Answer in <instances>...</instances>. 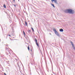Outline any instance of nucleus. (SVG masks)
<instances>
[{"mask_svg":"<svg viewBox=\"0 0 75 75\" xmlns=\"http://www.w3.org/2000/svg\"><path fill=\"white\" fill-rule=\"evenodd\" d=\"M13 0V1L14 2V1H15V0Z\"/></svg>","mask_w":75,"mask_h":75,"instance_id":"21","label":"nucleus"},{"mask_svg":"<svg viewBox=\"0 0 75 75\" xmlns=\"http://www.w3.org/2000/svg\"><path fill=\"white\" fill-rule=\"evenodd\" d=\"M70 43L71 44L72 46H73V45H74V44H73V42H70Z\"/></svg>","mask_w":75,"mask_h":75,"instance_id":"9","label":"nucleus"},{"mask_svg":"<svg viewBox=\"0 0 75 75\" xmlns=\"http://www.w3.org/2000/svg\"><path fill=\"white\" fill-rule=\"evenodd\" d=\"M28 49L29 51H30V47L29 46L28 47Z\"/></svg>","mask_w":75,"mask_h":75,"instance_id":"15","label":"nucleus"},{"mask_svg":"<svg viewBox=\"0 0 75 75\" xmlns=\"http://www.w3.org/2000/svg\"><path fill=\"white\" fill-rule=\"evenodd\" d=\"M4 8H6V4H4Z\"/></svg>","mask_w":75,"mask_h":75,"instance_id":"11","label":"nucleus"},{"mask_svg":"<svg viewBox=\"0 0 75 75\" xmlns=\"http://www.w3.org/2000/svg\"><path fill=\"white\" fill-rule=\"evenodd\" d=\"M27 57H28V56H27Z\"/></svg>","mask_w":75,"mask_h":75,"instance_id":"27","label":"nucleus"},{"mask_svg":"<svg viewBox=\"0 0 75 75\" xmlns=\"http://www.w3.org/2000/svg\"><path fill=\"white\" fill-rule=\"evenodd\" d=\"M8 36H9V37H11V35H9Z\"/></svg>","mask_w":75,"mask_h":75,"instance_id":"19","label":"nucleus"},{"mask_svg":"<svg viewBox=\"0 0 75 75\" xmlns=\"http://www.w3.org/2000/svg\"><path fill=\"white\" fill-rule=\"evenodd\" d=\"M59 31L60 32H63L64 31V30L62 28L59 29Z\"/></svg>","mask_w":75,"mask_h":75,"instance_id":"6","label":"nucleus"},{"mask_svg":"<svg viewBox=\"0 0 75 75\" xmlns=\"http://www.w3.org/2000/svg\"><path fill=\"white\" fill-rule=\"evenodd\" d=\"M28 32L29 34H30V33H31V30H28Z\"/></svg>","mask_w":75,"mask_h":75,"instance_id":"10","label":"nucleus"},{"mask_svg":"<svg viewBox=\"0 0 75 75\" xmlns=\"http://www.w3.org/2000/svg\"><path fill=\"white\" fill-rule=\"evenodd\" d=\"M23 34L24 35H25V32H24V31H23Z\"/></svg>","mask_w":75,"mask_h":75,"instance_id":"12","label":"nucleus"},{"mask_svg":"<svg viewBox=\"0 0 75 75\" xmlns=\"http://www.w3.org/2000/svg\"><path fill=\"white\" fill-rule=\"evenodd\" d=\"M51 5L54 7V8H55V6H54V5L52 4H51Z\"/></svg>","mask_w":75,"mask_h":75,"instance_id":"7","label":"nucleus"},{"mask_svg":"<svg viewBox=\"0 0 75 75\" xmlns=\"http://www.w3.org/2000/svg\"><path fill=\"white\" fill-rule=\"evenodd\" d=\"M35 42L36 43V44L37 45V46L38 47H39V45L38 44V42H37V40L36 38L35 39Z\"/></svg>","mask_w":75,"mask_h":75,"instance_id":"3","label":"nucleus"},{"mask_svg":"<svg viewBox=\"0 0 75 75\" xmlns=\"http://www.w3.org/2000/svg\"><path fill=\"white\" fill-rule=\"evenodd\" d=\"M25 24L26 25V26H27V22L26 21H25Z\"/></svg>","mask_w":75,"mask_h":75,"instance_id":"8","label":"nucleus"},{"mask_svg":"<svg viewBox=\"0 0 75 75\" xmlns=\"http://www.w3.org/2000/svg\"><path fill=\"white\" fill-rule=\"evenodd\" d=\"M68 9H66V10H65L64 11L65 12V13H68Z\"/></svg>","mask_w":75,"mask_h":75,"instance_id":"4","label":"nucleus"},{"mask_svg":"<svg viewBox=\"0 0 75 75\" xmlns=\"http://www.w3.org/2000/svg\"><path fill=\"white\" fill-rule=\"evenodd\" d=\"M54 30V33H55V34H56L58 36V37H59V36H60L59 35L58 33V32H57V31L56 30L54 29V30Z\"/></svg>","mask_w":75,"mask_h":75,"instance_id":"2","label":"nucleus"},{"mask_svg":"<svg viewBox=\"0 0 75 75\" xmlns=\"http://www.w3.org/2000/svg\"><path fill=\"white\" fill-rule=\"evenodd\" d=\"M50 35H51V33H50Z\"/></svg>","mask_w":75,"mask_h":75,"instance_id":"23","label":"nucleus"},{"mask_svg":"<svg viewBox=\"0 0 75 75\" xmlns=\"http://www.w3.org/2000/svg\"><path fill=\"white\" fill-rule=\"evenodd\" d=\"M15 60H17V59H15Z\"/></svg>","mask_w":75,"mask_h":75,"instance_id":"24","label":"nucleus"},{"mask_svg":"<svg viewBox=\"0 0 75 75\" xmlns=\"http://www.w3.org/2000/svg\"><path fill=\"white\" fill-rule=\"evenodd\" d=\"M53 1H54V3L56 4H57V0H52Z\"/></svg>","mask_w":75,"mask_h":75,"instance_id":"5","label":"nucleus"},{"mask_svg":"<svg viewBox=\"0 0 75 75\" xmlns=\"http://www.w3.org/2000/svg\"><path fill=\"white\" fill-rule=\"evenodd\" d=\"M8 62H9V61H8Z\"/></svg>","mask_w":75,"mask_h":75,"instance_id":"25","label":"nucleus"},{"mask_svg":"<svg viewBox=\"0 0 75 75\" xmlns=\"http://www.w3.org/2000/svg\"><path fill=\"white\" fill-rule=\"evenodd\" d=\"M14 6H15V7H16V5H14Z\"/></svg>","mask_w":75,"mask_h":75,"instance_id":"18","label":"nucleus"},{"mask_svg":"<svg viewBox=\"0 0 75 75\" xmlns=\"http://www.w3.org/2000/svg\"><path fill=\"white\" fill-rule=\"evenodd\" d=\"M68 13H70V14H74L75 13L74 11L71 9H68Z\"/></svg>","mask_w":75,"mask_h":75,"instance_id":"1","label":"nucleus"},{"mask_svg":"<svg viewBox=\"0 0 75 75\" xmlns=\"http://www.w3.org/2000/svg\"><path fill=\"white\" fill-rule=\"evenodd\" d=\"M31 29H32V31H33V32L34 31V29L33 28H31Z\"/></svg>","mask_w":75,"mask_h":75,"instance_id":"13","label":"nucleus"},{"mask_svg":"<svg viewBox=\"0 0 75 75\" xmlns=\"http://www.w3.org/2000/svg\"><path fill=\"white\" fill-rule=\"evenodd\" d=\"M4 75H7V74H6L5 73H4Z\"/></svg>","mask_w":75,"mask_h":75,"instance_id":"17","label":"nucleus"},{"mask_svg":"<svg viewBox=\"0 0 75 75\" xmlns=\"http://www.w3.org/2000/svg\"><path fill=\"white\" fill-rule=\"evenodd\" d=\"M11 35L12 36H14V33H11Z\"/></svg>","mask_w":75,"mask_h":75,"instance_id":"14","label":"nucleus"},{"mask_svg":"<svg viewBox=\"0 0 75 75\" xmlns=\"http://www.w3.org/2000/svg\"><path fill=\"white\" fill-rule=\"evenodd\" d=\"M6 55H8V53H6Z\"/></svg>","mask_w":75,"mask_h":75,"instance_id":"16","label":"nucleus"},{"mask_svg":"<svg viewBox=\"0 0 75 75\" xmlns=\"http://www.w3.org/2000/svg\"><path fill=\"white\" fill-rule=\"evenodd\" d=\"M51 1H52V3H53V1H52V0H51Z\"/></svg>","mask_w":75,"mask_h":75,"instance_id":"20","label":"nucleus"},{"mask_svg":"<svg viewBox=\"0 0 75 75\" xmlns=\"http://www.w3.org/2000/svg\"><path fill=\"white\" fill-rule=\"evenodd\" d=\"M30 51H32V49H31Z\"/></svg>","mask_w":75,"mask_h":75,"instance_id":"22","label":"nucleus"},{"mask_svg":"<svg viewBox=\"0 0 75 75\" xmlns=\"http://www.w3.org/2000/svg\"><path fill=\"white\" fill-rule=\"evenodd\" d=\"M7 46H8V45H7Z\"/></svg>","mask_w":75,"mask_h":75,"instance_id":"26","label":"nucleus"}]
</instances>
